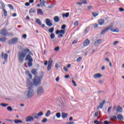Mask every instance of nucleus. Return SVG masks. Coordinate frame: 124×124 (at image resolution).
I'll return each mask as SVG.
<instances>
[{"instance_id":"nucleus-1","label":"nucleus","mask_w":124,"mask_h":124,"mask_svg":"<svg viewBox=\"0 0 124 124\" xmlns=\"http://www.w3.org/2000/svg\"><path fill=\"white\" fill-rule=\"evenodd\" d=\"M28 53H29V54L27 55ZM31 56H33V54L32 52H31L30 49L24 48L21 51L18 52V61L21 63H23V62H24V59H25L26 57L25 60V61H28V65L29 67H31V66H32V62H33V59Z\"/></svg>"},{"instance_id":"nucleus-2","label":"nucleus","mask_w":124,"mask_h":124,"mask_svg":"<svg viewBox=\"0 0 124 124\" xmlns=\"http://www.w3.org/2000/svg\"><path fill=\"white\" fill-rule=\"evenodd\" d=\"M43 78V75L41 76V77L35 76L33 79V85L35 86V87H37L39 85H40Z\"/></svg>"},{"instance_id":"nucleus-3","label":"nucleus","mask_w":124,"mask_h":124,"mask_svg":"<svg viewBox=\"0 0 124 124\" xmlns=\"http://www.w3.org/2000/svg\"><path fill=\"white\" fill-rule=\"evenodd\" d=\"M113 25H110L107 27L106 29H104L101 32V35L105 34L106 33L107 31H108L109 30H110V31H112V32H119V31L118 30L117 31V29H113Z\"/></svg>"},{"instance_id":"nucleus-4","label":"nucleus","mask_w":124,"mask_h":124,"mask_svg":"<svg viewBox=\"0 0 124 124\" xmlns=\"http://www.w3.org/2000/svg\"><path fill=\"white\" fill-rule=\"evenodd\" d=\"M34 95V91L33 90V86L31 85L28 87V91L27 92V98H31Z\"/></svg>"},{"instance_id":"nucleus-5","label":"nucleus","mask_w":124,"mask_h":124,"mask_svg":"<svg viewBox=\"0 0 124 124\" xmlns=\"http://www.w3.org/2000/svg\"><path fill=\"white\" fill-rule=\"evenodd\" d=\"M37 94L38 95H42V94H43L44 93V90L43 89V87L42 86L39 87L36 91Z\"/></svg>"},{"instance_id":"nucleus-6","label":"nucleus","mask_w":124,"mask_h":124,"mask_svg":"<svg viewBox=\"0 0 124 124\" xmlns=\"http://www.w3.org/2000/svg\"><path fill=\"white\" fill-rule=\"evenodd\" d=\"M18 42V38H14L8 41V44L9 45H14Z\"/></svg>"},{"instance_id":"nucleus-7","label":"nucleus","mask_w":124,"mask_h":124,"mask_svg":"<svg viewBox=\"0 0 124 124\" xmlns=\"http://www.w3.org/2000/svg\"><path fill=\"white\" fill-rule=\"evenodd\" d=\"M7 29L6 28H3L1 29L0 31V34L1 35H3V36H7Z\"/></svg>"},{"instance_id":"nucleus-8","label":"nucleus","mask_w":124,"mask_h":124,"mask_svg":"<svg viewBox=\"0 0 124 124\" xmlns=\"http://www.w3.org/2000/svg\"><path fill=\"white\" fill-rule=\"evenodd\" d=\"M52 63H53V60L51 61V58H49V60L48 61V64L47 65V71H49L51 70V67L52 66Z\"/></svg>"},{"instance_id":"nucleus-9","label":"nucleus","mask_w":124,"mask_h":124,"mask_svg":"<svg viewBox=\"0 0 124 124\" xmlns=\"http://www.w3.org/2000/svg\"><path fill=\"white\" fill-rule=\"evenodd\" d=\"M46 24L48 27H51L53 26V23H52L51 20H50L48 18H46Z\"/></svg>"},{"instance_id":"nucleus-10","label":"nucleus","mask_w":124,"mask_h":124,"mask_svg":"<svg viewBox=\"0 0 124 124\" xmlns=\"http://www.w3.org/2000/svg\"><path fill=\"white\" fill-rule=\"evenodd\" d=\"M26 122H32V121H34L33 117L31 116H29L27 117L25 119Z\"/></svg>"},{"instance_id":"nucleus-11","label":"nucleus","mask_w":124,"mask_h":124,"mask_svg":"<svg viewBox=\"0 0 124 124\" xmlns=\"http://www.w3.org/2000/svg\"><path fill=\"white\" fill-rule=\"evenodd\" d=\"M105 102H106L105 100H104L102 101V102L100 103L99 106H98L97 108V109H99V108H100V109H102V108H103V106L105 104Z\"/></svg>"},{"instance_id":"nucleus-12","label":"nucleus","mask_w":124,"mask_h":124,"mask_svg":"<svg viewBox=\"0 0 124 124\" xmlns=\"http://www.w3.org/2000/svg\"><path fill=\"white\" fill-rule=\"evenodd\" d=\"M116 112L122 113L123 112V108L120 106H118L116 108Z\"/></svg>"},{"instance_id":"nucleus-13","label":"nucleus","mask_w":124,"mask_h":124,"mask_svg":"<svg viewBox=\"0 0 124 124\" xmlns=\"http://www.w3.org/2000/svg\"><path fill=\"white\" fill-rule=\"evenodd\" d=\"M102 39H98L95 42L94 45V46H97V44H100V43H102Z\"/></svg>"},{"instance_id":"nucleus-14","label":"nucleus","mask_w":124,"mask_h":124,"mask_svg":"<svg viewBox=\"0 0 124 124\" xmlns=\"http://www.w3.org/2000/svg\"><path fill=\"white\" fill-rule=\"evenodd\" d=\"M90 44V41L89 39H86L83 43V46H88Z\"/></svg>"},{"instance_id":"nucleus-15","label":"nucleus","mask_w":124,"mask_h":124,"mask_svg":"<svg viewBox=\"0 0 124 124\" xmlns=\"http://www.w3.org/2000/svg\"><path fill=\"white\" fill-rule=\"evenodd\" d=\"M68 116V113H65V112H62V119H65L66 118H67Z\"/></svg>"},{"instance_id":"nucleus-16","label":"nucleus","mask_w":124,"mask_h":124,"mask_svg":"<svg viewBox=\"0 0 124 124\" xmlns=\"http://www.w3.org/2000/svg\"><path fill=\"white\" fill-rule=\"evenodd\" d=\"M25 73L26 75L28 76V77H30V79H32V75H31V74L30 73V71L29 70L26 71Z\"/></svg>"},{"instance_id":"nucleus-17","label":"nucleus","mask_w":124,"mask_h":124,"mask_svg":"<svg viewBox=\"0 0 124 124\" xmlns=\"http://www.w3.org/2000/svg\"><path fill=\"white\" fill-rule=\"evenodd\" d=\"M53 19H54V21L55 23H58V22H60V17H59V16H54Z\"/></svg>"},{"instance_id":"nucleus-18","label":"nucleus","mask_w":124,"mask_h":124,"mask_svg":"<svg viewBox=\"0 0 124 124\" xmlns=\"http://www.w3.org/2000/svg\"><path fill=\"white\" fill-rule=\"evenodd\" d=\"M94 78H100L102 77V75L100 73H97L94 75Z\"/></svg>"},{"instance_id":"nucleus-19","label":"nucleus","mask_w":124,"mask_h":124,"mask_svg":"<svg viewBox=\"0 0 124 124\" xmlns=\"http://www.w3.org/2000/svg\"><path fill=\"white\" fill-rule=\"evenodd\" d=\"M99 24L100 25V26H102V25H103V24H104V19H103V18H101L100 19H99L98 21Z\"/></svg>"},{"instance_id":"nucleus-20","label":"nucleus","mask_w":124,"mask_h":124,"mask_svg":"<svg viewBox=\"0 0 124 124\" xmlns=\"http://www.w3.org/2000/svg\"><path fill=\"white\" fill-rule=\"evenodd\" d=\"M36 71V69H33L31 70V73L33 74V75H35V76H36V75L37 74Z\"/></svg>"},{"instance_id":"nucleus-21","label":"nucleus","mask_w":124,"mask_h":124,"mask_svg":"<svg viewBox=\"0 0 124 124\" xmlns=\"http://www.w3.org/2000/svg\"><path fill=\"white\" fill-rule=\"evenodd\" d=\"M8 58V54L7 53H5L4 55V60L5 62H7V59Z\"/></svg>"},{"instance_id":"nucleus-22","label":"nucleus","mask_w":124,"mask_h":124,"mask_svg":"<svg viewBox=\"0 0 124 124\" xmlns=\"http://www.w3.org/2000/svg\"><path fill=\"white\" fill-rule=\"evenodd\" d=\"M37 14H39L40 15H43V11H42V9H39L37 10Z\"/></svg>"},{"instance_id":"nucleus-23","label":"nucleus","mask_w":124,"mask_h":124,"mask_svg":"<svg viewBox=\"0 0 124 124\" xmlns=\"http://www.w3.org/2000/svg\"><path fill=\"white\" fill-rule=\"evenodd\" d=\"M6 40H7V39L6 38V37H4L0 38V41L1 42H5V41Z\"/></svg>"},{"instance_id":"nucleus-24","label":"nucleus","mask_w":124,"mask_h":124,"mask_svg":"<svg viewBox=\"0 0 124 124\" xmlns=\"http://www.w3.org/2000/svg\"><path fill=\"white\" fill-rule=\"evenodd\" d=\"M54 31H55V28H54V27L50 28L48 30V31L50 33H53V32H54Z\"/></svg>"},{"instance_id":"nucleus-25","label":"nucleus","mask_w":124,"mask_h":124,"mask_svg":"<svg viewBox=\"0 0 124 124\" xmlns=\"http://www.w3.org/2000/svg\"><path fill=\"white\" fill-rule=\"evenodd\" d=\"M111 121H115V120H117V116L116 115L112 116L109 118Z\"/></svg>"},{"instance_id":"nucleus-26","label":"nucleus","mask_w":124,"mask_h":124,"mask_svg":"<svg viewBox=\"0 0 124 124\" xmlns=\"http://www.w3.org/2000/svg\"><path fill=\"white\" fill-rule=\"evenodd\" d=\"M40 4H42V6H46L45 5V3H46V0H43L42 1H41Z\"/></svg>"},{"instance_id":"nucleus-27","label":"nucleus","mask_w":124,"mask_h":124,"mask_svg":"<svg viewBox=\"0 0 124 124\" xmlns=\"http://www.w3.org/2000/svg\"><path fill=\"white\" fill-rule=\"evenodd\" d=\"M36 23H37L40 25H42V22H41V21L39 18H38L36 20Z\"/></svg>"},{"instance_id":"nucleus-28","label":"nucleus","mask_w":124,"mask_h":124,"mask_svg":"<svg viewBox=\"0 0 124 124\" xmlns=\"http://www.w3.org/2000/svg\"><path fill=\"white\" fill-rule=\"evenodd\" d=\"M14 122L16 124H19L23 123V121L20 120H15Z\"/></svg>"},{"instance_id":"nucleus-29","label":"nucleus","mask_w":124,"mask_h":124,"mask_svg":"<svg viewBox=\"0 0 124 124\" xmlns=\"http://www.w3.org/2000/svg\"><path fill=\"white\" fill-rule=\"evenodd\" d=\"M90 26L87 27L84 30V33H87V32H89V31H90Z\"/></svg>"},{"instance_id":"nucleus-30","label":"nucleus","mask_w":124,"mask_h":124,"mask_svg":"<svg viewBox=\"0 0 124 124\" xmlns=\"http://www.w3.org/2000/svg\"><path fill=\"white\" fill-rule=\"evenodd\" d=\"M35 9L31 8L29 11V13H35Z\"/></svg>"},{"instance_id":"nucleus-31","label":"nucleus","mask_w":124,"mask_h":124,"mask_svg":"<svg viewBox=\"0 0 124 124\" xmlns=\"http://www.w3.org/2000/svg\"><path fill=\"white\" fill-rule=\"evenodd\" d=\"M117 119L118 120H122V119H124V117H123V115L121 114H118L117 115Z\"/></svg>"},{"instance_id":"nucleus-32","label":"nucleus","mask_w":124,"mask_h":124,"mask_svg":"<svg viewBox=\"0 0 124 124\" xmlns=\"http://www.w3.org/2000/svg\"><path fill=\"white\" fill-rule=\"evenodd\" d=\"M2 11L4 12V17H6L7 16V11H6V10H5V9H2Z\"/></svg>"},{"instance_id":"nucleus-33","label":"nucleus","mask_w":124,"mask_h":124,"mask_svg":"<svg viewBox=\"0 0 124 124\" xmlns=\"http://www.w3.org/2000/svg\"><path fill=\"white\" fill-rule=\"evenodd\" d=\"M35 115H37V116H38V117H41V116H43V111H40L38 114L37 113H35Z\"/></svg>"},{"instance_id":"nucleus-34","label":"nucleus","mask_w":124,"mask_h":124,"mask_svg":"<svg viewBox=\"0 0 124 124\" xmlns=\"http://www.w3.org/2000/svg\"><path fill=\"white\" fill-rule=\"evenodd\" d=\"M69 16V13H66V14H63L62 15L63 17H66V18H68Z\"/></svg>"},{"instance_id":"nucleus-35","label":"nucleus","mask_w":124,"mask_h":124,"mask_svg":"<svg viewBox=\"0 0 124 124\" xmlns=\"http://www.w3.org/2000/svg\"><path fill=\"white\" fill-rule=\"evenodd\" d=\"M8 7H9L11 10H14V7H13V5H12V4H8Z\"/></svg>"},{"instance_id":"nucleus-36","label":"nucleus","mask_w":124,"mask_h":124,"mask_svg":"<svg viewBox=\"0 0 124 124\" xmlns=\"http://www.w3.org/2000/svg\"><path fill=\"white\" fill-rule=\"evenodd\" d=\"M51 114V110H47V112L46 113V116L48 117V116H50Z\"/></svg>"},{"instance_id":"nucleus-37","label":"nucleus","mask_w":124,"mask_h":124,"mask_svg":"<svg viewBox=\"0 0 124 124\" xmlns=\"http://www.w3.org/2000/svg\"><path fill=\"white\" fill-rule=\"evenodd\" d=\"M60 33L63 34V35H64V34H65V30H59Z\"/></svg>"},{"instance_id":"nucleus-38","label":"nucleus","mask_w":124,"mask_h":124,"mask_svg":"<svg viewBox=\"0 0 124 124\" xmlns=\"http://www.w3.org/2000/svg\"><path fill=\"white\" fill-rule=\"evenodd\" d=\"M50 37L51 39H54L55 38V33H51L50 35Z\"/></svg>"},{"instance_id":"nucleus-39","label":"nucleus","mask_w":124,"mask_h":124,"mask_svg":"<svg viewBox=\"0 0 124 124\" xmlns=\"http://www.w3.org/2000/svg\"><path fill=\"white\" fill-rule=\"evenodd\" d=\"M56 116L57 118H58V119H60V118H61V113L60 112L56 113Z\"/></svg>"},{"instance_id":"nucleus-40","label":"nucleus","mask_w":124,"mask_h":124,"mask_svg":"<svg viewBox=\"0 0 124 124\" xmlns=\"http://www.w3.org/2000/svg\"><path fill=\"white\" fill-rule=\"evenodd\" d=\"M98 13H96V12H93L92 14V15L93 16V17H96V16H98Z\"/></svg>"},{"instance_id":"nucleus-41","label":"nucleus","mask_w":124,"mask_h":124,"mask_svg":"<svg viewBox=\"0 0 124 124\" xmlns=\"http://www.w3.org/2000/svg\"><path fill=\"white\" fill-rule=\"evenodd\" d=\"M0 3L1 4L2 9L5 8V5H4V3H3L2 1H0Z\"/></svg>"},{"instance_id":"nucleus-42","label":"nucleus","mask_w":124,"mask_h":124,"mask_svg":"<svg viewBox=\"0 0 124 124\" xmlns=\"http://www.w3.org/2000/svg\"><path fill=\"white\" fill-rule=\"evenodd\" d=\"M81 61H82V57H79L77 59L76 62H80Z\"/></svg>"},{"instance_id":"nucleus-43","label":"nucleus","mask_w":124,"mask_h":124,"mask_svg":"<svg viewBox=\"0 0 124 124\" xmlns=\"http://www.w3.org/2000/svg\"><path fill=\"white\" fill-rule=\"evenodd\" d=\"M65 28H66V25L65 24H63L61 27L62 30H63L64 31L65 30Z\"/></svg>"},{"instance_id":"nucleus-44","label":"nucleus","mask_w":124,"mask_h":124,"mask_svg":"<svg viewBox=\"0 0 124 124\" xmlns=\"http://www.w3.org/2000/svg\"><path fill=\"white\" fill-rule=\"evenodd\" d=\"M1 106H2V107H6L8 106V104L1 103Z\"/></svg>"},{"instance_id":"nucleus-45","label":"nucleus","mask_w":124,"mask_h":124,"mask_svg":"<svg viewBox=\"0 0 124 124\" xmlns=\"http://www.w3.org/2000/svg\"><path fill=\"white\" fill-rule=\"evenodd\" d=\"M7 109L8 110V111H10V112H11V111H12L13 110L12 107H11V106H9L7 108Z\"/></svg>"},{"instance_id":"nucleus-46","label":"nucleus","mask_w":124,"mask_h":124,"mask_svg":"<svg viewBox=\"0 0 124 124\" xmlns=\"http://www.w3.org/2000/svg\"><path fill=\"white\" fill-rule=\"evenodd\" d=\"M47 121H48V119L47 118H44L42 120V123H43L44 124L47 122Z\"/></svg>"},{"instance_id":"nucleus-47","label":"nucleus","mask_w":124,"mask_h":124,"mask_svg":"<svg viewBox=\"0 0 124 124\" xmlns=\"http://www.w3.org/2000/svg\"><path fill=\"white\" fill-rule=\"evenodd\" d=\"M13 33L11 32H7V36H13Z\"/></svg>"},{"instance_id":"nucleus-48","label":"nucleus","mask_w":124,"mask_h":124,"mask_svg":"<svg viewBox=\"0 0 124 124\" xmlns=\"http://www.w3.org/2000/svg\"><path fill=\"white\" fill-rule=\"evenodd\" d=\"M59 50H60L59 46H58L55 47V48H54V51H55V52H58V51H59Z\"/></svg>"},{"instance_id":"nucleus-49","label":"nucleus","mask_w":124,"mask_h":124,"mask_svg":"<svg viewBox=\"0 0 124 124\" xmlns=\"http://www.w3.org/2000/svg\"><path fill=\"white\" fill-rule=\"evenodd\" d=\"M88 1H87L86 0H81V3L82 4H86L87 3Z\"/></svg>"},{"instance_id":"nucleus-50","label":"nucleus","mask_w":124,"mask_h":124,"mask_svg":"<svg viewBox=\"0 0 124 124\" xmlns=\"http://www.w3.org/2000/svg\"><path fill=\"white\" fill-rule=\"evenodd\" d=\"M111 110H112V106H111L110 107H108V113H111Z\"/></svg>"},{"instance_id":"nucleus-51","label":"nucleus","mask_w":124,"mask_h":124,"mask_svg":"<svg viewBox=\"0 0 124 124\" xmlns=\"http://www.w3.org/2000/svg\"><path fill=\"white\" fill-rule=\"evenodd\" d=\"M74 26H78L79 25V21L77 20L74 23Z\"/></svg>"},{"instance_id":"nucleus-52","label":"nucleus","mask_w":124,"mask_h":124,"mask_svg":"<svg viewBox=\"0 0 124 124\" xmlns=\"http://www.w3.org/2000/svg\"><path fill=\"white\" fill-rule=\"evenodd\" d=\"M104 124H111V122L107 121H104Z\"/></svg>"},{"instance_id":"nucleus-53","label":"nucleus","mask_w":124,"mask_h":124,"mask_svg":"<svg viewBox=\"0 0 124 124\" xmlns=\"http://www.w3.org/2000/svg\"><path fill=\"white\" fill-rule=\"evenodd\" d=\"M94 124H101V122H99L97 120H95L94 122Z\"/></svg>"},{"instance_id":"nucleus-54","label":"nucleus","mask_w":124,"mask_h":124,"mask_svg":"<svg viewBox=\"0 0 124 124\" xmlns=\"http://www.w3.org/2000/svg\"><path fill=\"white\" fill-rule=\"evenodd\" d=\"M72 82L75 87H77V84H76V82H75V81L73 80Z\"/></svg>"},{"instance_id":"nucleus-55","label":"nucleus","mask_w":124,"mask_h":124,"mask_svg":"<svg viewBox=\"0 0 124 124\" xmlns=\"http://www.w3.org/2000/svg\"><path fill=\"white\" fill-rule=\"evenodd\" d=\"M119 10L121 12H124V8L120 7V8H119Z\"/></svg>"},{"instance_id":"nucleus-56","label":"nucleus","mask_w":124,"mask_h":124,"mask_svg":"<svg viewBox=\"0 0 124 124\" xmlns=\"http://www.w3.org/2000/svg\"><path fill=\"white\" fill-rule=\"evenodd\" d=\"M93 6H91V5L88 6L87 7L88 10H91V9H93Z\"/></svg>"},{"instance_id":"nucleus-57","label":"nucleus","mask_w":124,"mask_h":124,"mask_svg":"<svg viewBox=\"0 0 124 124\" xmlns=\"http://www.w3.org/2000/svg\"><path fill=\"white\" fill-rule=\"evenodd\" d=\"M93 27L96 29V28H98V24H94L93 25Z\"/></svg>"},{"instance_id":"nucleus-58","label":"nucleus","mask_w":124,"mask_h":124,"mask_svg":"<svg viewBox=\"0 0 124 124\" xmlns=\"http://www.w3.org/2000/svg\"><path fill=\"white\" fill-rule=\"evenodd\" d=\"M118 43H119V41H115L114 43H113V45L114 46H116L117 45V44H118Z\"/></svg>"},{"instance_id":"nucleus-59","label":"nucleus","mask_w":124,"mask_h":124,"mask_svg":"<svg viewBox=\"0 0 124 124\" xmlns=\"http://www.w3.org/2000/svg\"><path fill=\"white\" fill-rule=\"evenodd\" d=\"M54 7V5L53 4H51L50 5L48 6V8H53Z\"/></svg>"},{"instance_id":"nucleus-60","label":"nucleus","mask_w":124,"mask_h":124,"mask_svg":"<svg viewBox=\"0 0 124 124\" xmlns=\"http://www.w3.org/2000/svg\"><path fill=\"white\" fill-rule=\"evenodd\" d=\"M62 36H63V34H59V35H58V37L59 38H61V37H62Z\"/></svg>"},{"instance_id":"nucleus-61","label":"nucleus","mask_w":124,"mask_h":124,"mask_svg":"<svg viewBox=\"0 0 124 124\" xmlns=\"http://www.w3.org/2000/svg\"><path fill=\"white\" fill-rule=\"evenodd\" d=\"M66 124H75V122H69L66 123Z\"/></svg>"},{"instance_id":"nucleus-62","label":"nucleus","mask_w":124,"mask_h":124,"mask_svg":"<svg viewBox=\"0 0 124 124\" xmlns=\"http://www.w3.org/2000/svg\"><path fill=\"white\" fill-rule=\"evenodd\" d=\"M22 37H23V38H24V39H26V38H27V34H24L22 35Z\"/></svg>"},{"instance_id":"nucleus-63","label":"nucleus","mask_w":124,"mask_h":124,"mask_svg":"<svg viewBox=\"0 0 124 124\" xmlns=\"http://www.w3.org/2000/svg\"><path fill=\"white\" fill-rule=\"evenodd\" d=\"M63 69L65 70V71H66V72H67L68 71V69H67V68L66 66H64L63 67Z\"/></svg>"},{"instance_id":"nucleus-64","label":"nucleus","mask_w":124,"mask_h":124,"mask_svg":"<svg viewBox=\"0 0 124 124\" xmlns=\"http://www.w3.org/2000/svg\"><path fill=\"white\" fill-rule=\"evenodd\" d=\"M30 2H26L25 3V6H30Z\"/></svg>"}]
</instances>
